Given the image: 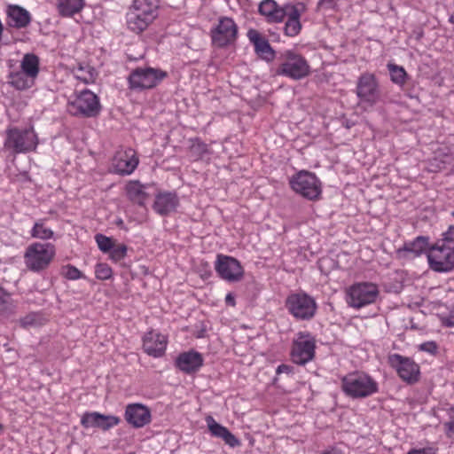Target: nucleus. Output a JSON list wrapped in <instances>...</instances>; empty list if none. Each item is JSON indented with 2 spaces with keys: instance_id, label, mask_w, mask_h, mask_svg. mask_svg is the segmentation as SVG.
<instances>
[{
  "instance_id": "ea45409f",
  "label": "nucleus",
  "mask_w": 454,
  "mask_h": 454,
  "mask_svg": "<svg viewBox=\"0 0 454 454\" xmlns=\"http://www.w3.org/2000/svg\"><path fill=\"white\" fill-rule=\"evenodd\" d=\"M95 239H96L98 248L103 253L110 252V250L113 248V246L114 245V240L111 238L106 237L100 233H98L95 236Z\"/></svg>"
},
{
  "instance_id": "13d9d810",
  "label": "nucleus",
  "mask_w": 454,
  "mask_h": 454,
  "mask_svg": "<svg viewBox=\"0 0 454 454\" xmlns=\"http://www.w3.org/2000/svg\"><path fill=\"white\" fill-rule=\"evenodd\" d=\"M122 223H123V222H122V220H121V219H120V220L117 222V224H118V225H121Z\"/></svg>"
},
{
  "instance_id": "9d476101",
  "label": "nucleus",
  "mask_w": 454,
  "mask_h": 454,
  "mask_svg": "<svg viewBox=\"0 0 454 454\" xmlns=\"http://www.w3.org/2000/svg\"><path fill=\"white\" fill-rule=\"evenodd\" d=\"M388 364L396 370L398 376L405 382L413 384L419 380V366L411 358L399 354H391L387 357Z\"/></svg>"
},
{
  "instance_id": "f257e3e1",
  "label": "nucleus",
  "mask_w": 454,
  "mask_h": 454,
  "mask_svg": "<svg viewBox=\"0 0 454 454\" xmlns=\"http://www.w3.org/2000/svg\"><path fill=\"white\" fill-rule=\"evenodd\" d=\"M344 393L352 398H365L378 392V383L361 372L348 373L341 379Z\"/></svg>"
},
{
  "instance_id": "20e7f679",
  "label": "nucleus",
  "mask_w": 454,
  "mask_h": 454,
  "mask_svg": "<svg viewBox=\"0 0 454 454\" xmlns=\"http://www.w3.org/2000/svg\"><path fill=\"white\" fill-rule=\"evenodd\" d=\"M291 188L298 194L309 200L319 199L322 188L321 182L317 176L311 172L301 170L290 179Z\"/></svg>"
},
{
  "instance_id": "e433bc0d",
  "label": "nucleus",
  "mask_w": 454,
  "mask_h": 454,
  "mask_svg": "<svg viewBox=\"0 0 454 454\" xmlns=\"http://www.w3.org/2000/svg\"><path fill=\"white\" fill-rule=\"evenodd\" d=\"M12 309L13 305L10 294L0 286V315H9Z\"/></svg>"
},
{
  "instance_id": "b1692460",
  "label": "nucleus",
  "mask_w": 454,
  "mask_h": 454,
  "mask_svg": "<svg viewBox=\"0 0 454 454\" xmlns=\"http://www.w3.org/2000/svg\"><path fill=\"white\" fill-rule=\"evenodd\" d=\"M258 11L269 22H281L285 19L286 4L279 6L274 0H263Z\"/></svg>"
},
{
  "instance_id": "a19ab883",
  "label": "nucleus",
  "mask_w": 454,
  "mask_h": 454,
  "mask_svg": "<svg viewBox=\"0 0 454 454\" xmlns=\"http://www.w3.org/2000/svg\"><path fill=\"white\" fill-rule=\"evenodd\" d=\"M96 278L101 280L109 279L112 277V269L106 263H98L95 270Z\"/></svg>"
},
{
  "instance_id": "473e14b6",
  "label": "nucleus",
  "mask_w": 454,
  "mask_h": 454,
  "mask_svg": "<svg viewBox=\"0 0 454 454\" xmlns=\"http://www.w3.org/2000/svg\"><path fill=\"white\" fill-rule=\"evenodd\" d=\"M387 69L390 73L391 81L397 85H403L407 79V73L403 67L388 63Z\"/></svg>"
},
{
  "instance_id": "79ce46f5",
  "label": "nucleus",
  "mask_w": 454,
  "mask_h": 454,
  "mask_svg": "<svg viewBox=\"0 0 454 454\" xmlns=\"http://www.w3.org/2000/svg\"><path fill=\"white\" fill-rule=\"evenodd\" d=\"M127 246L126 245H118L113 246V248L110 250L109 254L110 258L114 262H119L126 256L127 254Z\"/></svg>"
},
{
  "instance_id": "9b49d317",
  "label": "nucleus",
  "mask_w": 454,
  "mask_h": 454,
  "mask_svg": "<svg viewBox=\"0 0 454 454\" xmlns=\"http://www.w3.org/2000/svg\"><path fill=\"white\" fill-rule=\"evenodd\" d=\"M379 294L375 284L364 282L353 285L348 291L349 305L354 308H362L376 301Z\"/></svg>"
},
{
  "instance_id": "39448f33",
  "label": "nucleus",
  "mask_w": 454,
  "mask_h": 454,
  "mask_svg": "<svg viewBox=\"0 0 454 454\" xmlns=\"http://www.w3.org/2000/svg\"><path fill=\"white\" fill-rule=\"evenodd\" d=\"M286 308L296 319L309 320L315 316L317 306L313 297L300 292L287 296Z\"/></svg>"
},
{
  "instance_id": "dca6fc26",
  "label": "nucleus",
  "mask_w": 454,
  "mask_h": 454,
  "mask_svg": "<svg viewBox=\"0 0 454 454\" xmlns=\"http://www.w3.org/2000/svg\"><path fill=\"white\" fill-rule=\"evenodd\" d=\"M124 417L126 421L135 428L143 427L152 420L150 409L142 403L128 404Z\"/></svg>"
},
{
  "instance_id": "052dcab7",
  "label": "nucleus",
  "mask_w": 454,
  "mask_h": 454,
  "mask_svg": "<svg viewBox=\"0 0 454 454\" xmlns=\"http://www.w3.org/2000/svg\"><path fill=\"white\" fill-rule=\"evenodd\" d=\"M451 215L454 217V211L451 213Z\"/></svg>"
},
{
  "instance_id": "f03ea898",
  "label": "nucleus",
  "mask_w": 454,
  "mask_h": 454,
  "mask_svg": "<svg viewBox=\"0 0 454 454\" xmlns=\"http://www.w3.org/2000/svg\"><path fill=\"white\" fill-rule=\"evenodd\" d=\"M55 253V247L50 243H33L24 254L26 266L31 271L40 272L49 267Z\"/></svg>"
},
{
  "instance_id": "cd10ccee",
  "label": "nucleus",
  "mask_w": 454,
  "mask_h": 454,
  "mask_svg": "<svg viewBox=\"0 0 454 454\" xmlns=\"http://www.w3.org/2000/svg\"><path fill=\"white\" fill-rule=\"evenodd\" d=\"M84 6V0H58L57 9L62 17H73Z\"/></svg>"
},
{
  "instance_id": "2f4dec72",
  "label": "nucleus",
  "mask_w": 454,
  "mask_h": 454,
  "mask_svg": "<svg viewBox=\"0 0 454 454\" xmlns=\"http://www.w3.org/2000/svg\"><path fill=\"white\" fill-rule=\"evenodd\" d=\"M151 24L147 22L145 19H143L139 14H137L134 12H130L128 19V26L129 27L137 33H141L147 28V27Z\"/></svg>"
},
{
  "instance_id": "4c0bfd02",
  "label": "nucleus",
  "mask_w": 454,
  "mask_h": 454,
  "mask_svg": "<svg viewBox=\"0 0 454 454\" xmlns=\"http://www.w3.org/2000/svg\"><path fill=\"white\" fill-rule=\"evenodd\" d=\"M98 418L99 420L98 428L103 431L109 430L114 426H117L121 421L120 418L114 415H105L100 413Z\"/></svg>"
},
{
  "instance_id": "de8ad7c7",
  "label": "nucleus",
  "mask_w": 454,
  "mask_h": 454,
  "mask_svg": "<svg viewBox=\"0 0 454 454\" xmlns=\"http://www.w3.org/2000/svg\"><path fill=\"white\" fill-rule=\"evenodd\" d=\"M407 454H435V452L431 448H423V449H412L407 452Z\"/></svg>"
},
{
  "instance_id": "a878e982",
  "label": "nucleus",
  "mask_w": 454,
  "mask_h": 454,
  "mask_svg": "<svg viewBox=\"0 0 454 454\" xmlns=\"http://www.w3.org/2000/svg\"><path fill=\"white\" fill-rule=\"evenodd\" d=\"M138 164V159L134 153H128L127 152L118 153L114 159V167L116 173L121 175L131 174Z\"/></svg>"
},
{
  "instance_id": "a211bd4d",
  "label": "nucleus",
  "mask_w": 454,
  "mask_h": 454,
  "mask_svg": "<svg viewBox=\"0 0 454 454\" xmlns=\"http://www.w3.org/2000/svg\"><path fill=\"white\" fill-rule=\"evenodd\" d=\"M430 250L429 238L419 236L414 240L405 242L403 246L396 250L399 258H415Z\"/></svg>"
},
{
  "instance_id": "f704fd0d",
  "label": "nucleus",
  "mask_w": 454,
  "mask_h": 454,
  "mask_svg": "<svg viewBox=\"0 0 454 454\" xmlns=\"http://www.w3.org/2000/svg\"><path fill=\"white\" fill-rule=\"evenodd\" d=\"M27 77V74L23 72L12 74H11L10 83L17 90H26L32 84V81H28Z\"/></svg>"
},
{
  "instance_id": "c85d7f7f",
  "label": "nucleus",
  "mask_w": 454,
  "mask_h": 454,
  "mask_svg": "<svg viewBox=\"0 0 454 454\" xmlns=\"http://www.w3.org/2000/svg\"><path fill=\"white\" fill-rule=\"evenodd\" d=\"M189 142V156L192 161L202 160L206 155L210 153L207 145L200 138H191Z\"/></svg>"
},
{
  "instance_id": "c756f323",
  "label": "nucleus",
  "mask_w": 454,
  "mask_h": 454,
  "mask_svg": "<svg viewBox=\"0 0 454 454\" xmlns=\"http://www.w3.org/2000/svg\"><path fill=\"white\" fill-rule=\"evenodd\" d=\"M145 186L141 184L138 181H134L129 183L127 185V194L129 198L135 203H137L140 206H144L145 200L148 197L147 193L145 192Z\"/></svg>"
},
{
  "instance_id": "ddd939ff",
  "label": "nucleus",
  "mask_w": 454,
  "mask_h": 454,
  "mask_svg": "<svg viewBox=\"0 0 454 454\" xmlns=\"http://www.w3.org/2000/svg\"><path fill=\"white\" fill-rule=\"evenodd\" d=\"M356 95L363 102L370 105L379 101L380 91L374 74L370 73L361 74L357 82Z\"/></svg>"
},
{
  "instance_id": "49530a36",
  "label": "nucleus",
  "mask_w": 454,
  "mask_h": 454,
  "mask_svg": "<svg viewBox=\"0 0 454 454\" xmlns=\"http://www.w3.org/2000/svg\"><path fill=\"white\" fill-rule=\"evenodd\" d=\"M419 349L430 354L437 352V345L434 341H427L419 345Z\"/></svg>"
},
{
  "instance_id": "f8f14e48",
  "label": "nucleus",
  "mask_w": 454,
  "mask_h": 454,
  "mask_svg": "<svg viewBox=\"0 0 454 454\" xmlns=\"http://www.w3.org/2000/svg\"><path fill=\"white\" fill-rule=\"evenodd\" d=\"M315 340L309 333H300L294 340L291 356L294 363L305 364L312 360L315 356Z\"/></svg>"
},
{
  "instance_id": "4be33fe9",
  "label": "nucleus",
  "mask_w": 454,
  "mask_h": 454,
  "mask_svg": "<svg viewBox=\"0 0 454 454\" xmlns=\"http://www.w3.org/2000/svg\"><path fill=\"white\" fill-rule=\"evenodd\" d=\"M206 421L213 436L222 439L232 448L240 445V441L227 427L217 423L211 416L207 417Z\"/></svg>"
},
{
  "instance_id": "1a4fd4ad",
  "label": "nucleus",
  "mask_w": 454,
  "mask_h": 454,
  "mask_svg": "<svg viewBox=\"0 0 454 454\" xmlns=\"http://www.w3.org/2000/svg\"><path fill=\"white\" fill-rule=\"evenodd\" d=\"M286 59L277 69V74L294 80L306 77L309 74V66L301 55L286 51Z\"/></svg>"
},
{
  "instance_id": "4d7b16f0",
  "label": "nucleus",
  "mask_w": 454,
  "mask_h": 454,
  "mask_svg": "<svg viewBox=\"0 0 454 454\" xmlns=\"http://www.w3.org/2000/svg\"><path fill=\"white\" fill-rule=\"evenodd\" d=\"M449 20H450V23L454 24V12L450 15Z\"/></svg>"
},
{
  "instance_id": "6e6552de",
  "label": "nucleus",
  "mask_w": 454,
  "mask_h": 454,
  "mask_svg": "<svg viewBox=\"0 0 454 454\" xmlns=\"http://www.w3.org/2000/svg\"><path fill=\"white\" fill-rule=\"evenodd\" d=\"M430 268L436 272H449L454 269V249L436 243L427 254Z\"/></svg>"
},
{
  "instance_id": "6e6d98bb",
  "label": "nucleus",
  "mask_w": 454,
  "mask_h": 454,
  "mask_svg": "<svg viewBox=\"0 0 454 454\" xmlns=\"http://www.w3.org/2000/svg\"><path fill=\"white\" fill-rule=\"evenodd\" d=\"M447 232L454 235V225H450L448 230H447Z\"/></svg>"
},
{
  "instance_id": "423d86ee",
  "label": "nucleus",
  "mask_w": 454,
  "mask_h": 454,
  "mask_svg": "<svg viewBox=\"0 0 454 454\" xmlns=\"http://www.w3.org/2000/svg\"><path fill=\"white\" fill-rule=\"evenodd\" d=\"M67 110L72 115L91 118L98 115L101 106L96 94L84 90L74 101L69 102Z\"/></svg>"
},
{
  "instance_id": "5fc2aeb1",
  "label": "nucleus",
  "mask_w": 454,
  "mask_h": 454,
  "mask_svg": "<svg viewBox=\"0 0 454 454\" xmlns=\"http://www.w3.org/2000/svg\"><path fill=\"white\" fill-rule=\"evenodd\" d=\"M448 325L454 326V312H452L448 318Z\"/></svg>"
},
{
  "instance_id": "58836bf2",
  "label": "nucleus",
  "mask_w": 454,
  "mask_h": 454,
  "mask_svg": "<svg viewBox=\"0 0 454 454\" xmlns=\"http://www.w3.org/2000/svg\"><path fill=\"white\" fill-rule=\"evenodd\" d=\"M99 412H85L81 419V425L84 428L97 427H98Z\"/></svg>"
},
{
  "instance_id": "7ed1b4c3",
  "label": "nucleus",
  "mask_w": 454,
  "mask_h": 454,
  "mask_svg": "<svg viewBox=\"0 0 454 454\" xmlns=\"http://www.w3.org/2000/svg\"><path fill=\"white\" fill-rule=\"evenodd\" d=\"M168 76L167 72L153 67H137L131 71L128 81L132 90H150L156 87Z\"/></svg>"
},
{
  "instance_id": "37998d69",
  "label": "nucleus",
  "mask_w": 454,
  "mask_h": 454,
  "mask_svg": "<svg viewBox=\"0 0 454 454\" xmlns=\"http://www.w3.org/2000/svg\"><path fill=\"white\" fill-rule=\"evenodd\" d=\"M65 277L67 279L76 280L82 278V272L74 266L68 264L65 267Z\"/></svg>"
},
{
  "instance_id": "412c9836",
  "label": "nucleus",
  "mask_w": 454,
  "mask_h": 454,
  "mask_svg": "<svg viewBox=\"0 0 454 454\" xmlns=\"http://www.w3.org/2000/svg\"><path fill=\"white\" fill-rule=\"evenodd\" d=\"M176 366L186 373L197 372L203 365L201 354L189 351L180 354L176 360Z\"/></svg>"
},
{
  "instance_id": "2eb2a0df",
  "label": "nucleus",
  "mask_w": 454,
  "mask_h": 454,
  "mask_svg": "<svg viewBox=\"0 0 454 454\" xmlns=\"http://www.w3.org/2000/svg\"><path fill=\"white\" fill-rule=\"evenodd\" d=\"M215 269L222 278L229 282L239 281L243 277V269L239 262L228 255L218 254Z\"/></svg>"
},
{
  "instance_id": "72a5a7b5",
  "label": "nucleus",
  "mask_w": 454,
  "mask_h": 454,
  "mask_svg": "<svg viewBox=\"0 0 454 454\" xmlns=\"http://www.w3.org/2000/svg\"><path fill=\"white\" fill-rule=\"evenodd\" d=\"M96 71L89 65L79 64L76 69L77 79L82 81L85 83H90L95 79Z\"/></svg>"
},
{
  "instance_id": "bb28decb",
  "label": "nucleus",
  "mask_w": 454,
  "mask_h": 454,
  "mask_svg": "<svg viewBox=\"0 0 454 454\" xmlns=\"http://www.w3.org/2000/svg\"><path fill=\"white\" fill-rule=\"evenodd\" d=\"M132 12L152 23L158 16V6L149 3L148 0H135Z\"/></svg>"
},
{
  "instance_id": "5701e85b",
  "label": "nucleus",
  "mask_w": 454,
  "mask_h": 454,
  "mask_svg": "<svg viewBox=\"0 0 454 454\" xmlns=\"http://www.w3.org/2000/svg\"><path fill=\"white\" fill-rule=\"evenodd\" d=\"M178 204L179 200L176 193H160L155 198L153 209L160 215H168L176 211Z\"/></svg>"
},
{
  "instance_id": "4468645a",
  "label": "nucleus",
  "mask_w": 454,
  "mask_h": 454,
  "mask_svg": "<svg viewBox=\"0 0 454 454\" xmlns=\"http://www.w3.org/2000/svg\"><path fill=\"white\" fill-rule=\"evenodd\" d=\"M212 41L217 47L223 48L233 43L238 34V27L232 19L223 17L217 27L212 30Z\"/></svg>"
},
{
  "instance_id": "3c124183",
  "label": "nucleus",
  "mask_w": 454,
  "mask_h": 454,
  "mask_svg": "<svg viewBox=\"0 0 454 454\" xmlns=\"http://www.w3.org/2000/svg\"><path fill=\"white\" fill-rule=\"evenodd\" d=\"M292 372V368L291 366L287 365V364H280L278 369H277V373H282V372H285V373H290Z\"/></svg>"
},
{
  "instance_id": "0eeeda50",
  "label": "nucleus",
  "mask_w": 454,
  "mask_h": 454,
  "mask_svg": "<svg viewBox=\"0 0 454 454\" xmlns=\"http://www.w3.org/2000/svg\"><path fill=\"white\" fill-rule=\"evenodd\" d=\"M37 144V137L33 129L14 128L6 130L4 145L12 149L16 153L33 151L36 148Z\"/></svg>"
},
{
  "instance_id": "393cba45",
  "label": "nucleus",
  "mask_w": 454,
  "mask_h": 454,
  "mask_svg": "<svg viewBox=\"0 0 454 454\" xmlns=\"http://www.w3.org/2000/svg\"><path fill=\"white\" fill-rule=\"evenodd\" d=\"M9 18V26L15 28H25L31 22L30 13L23 7L19 5H9L7 9Z\"/></svg>"
},
{
  "instance_id": "c03bdc74",
  "label": "nucleus",
  "mask_w": 454,
  "mask_h": 454,
  "mask_svg": "<svg viewBox=\"0 0 454 454\" xmlns=\"http://www.w3.org/2000/svg\"><path fill=\"white\" fill-rule=\"evenodd\" d=\"M37 316L34 313L28 314L20 319V325L23 327H28L36 324Z\"/></svg>"
},
{
  "instance_id": "c9c22d12",
  "label": "nucleus",
  "mask_w": 454,
  "mask_h": 454,
  "mask_svg": "<svg viewBox=\"0 0 454 454\" xmlns=\"http://www.w3.org/2000/svg\"><path fill=\"white\" fill-rule=\"evenodd\" d=\"M31 236L35 239H48L53 236V231L44 225L43 220L36 222L31 231Z\"/></svg>"
},
{
  "instance_id": "8fccbe9b",
  "label": "nucleus",
  "mask_w": 454,
  "mask_h": 454,
  "mask_svg": "<svg viewBox=\"0 0 454 454\" xmlns=\"http://www.w3.org/2000/svg\"><path fill=\"white\" fill-rule=\"evenodd\" d=\"M446 434L449 437H454V419L444 424Z\"/></svg>"
},
{
  "instance_id": "a18cd8bd",
  "label": "nucleus",
  "mask_w": 454,
  "mask_h": 454,
  "mask_svg": "<svg viewBox=\"0 0 454 454\" xmlns=\"http://www.w3.org/2000/svg\"><path fill=\"white\" fill-rule=\"evenodd\" d=\"M437 243L445 244V247H451L454 249V235L446 231L442 234V239Z\"/></svg>"
},
{
  "instance_id": "6ab92c4d",
  "label": "nucleus",
  "mask_w": 454,
  "mask_h": 454,
  "mask_svg": "<svg viewBox=\"0 0 454 454\" xmlns=\"http://www.w3.org/2000/svg\"><path fill=\"white\" fill-rule=\"evenodd\" d=\"M167 347V339L164 335L149 332L143 339V348L145 353L154 357L161 356Z\"/></svg>"
},
{
  "instance_id": "f3484780",
  "label": "nucleus",
  "mask_w": 454,
  "mask_h": 454,
  "mask_svg": "<svg viewBox=\"0 0 454 454\" xmlns=\"http://www.w3.org/2000/svg\"><path fill=\"white\" fill-rule=\"evenodd\" d=\"M305 9L302 3H297L296 4H286L285 18L287 17V20L284 29L287 36H295L300 33L301 29L300 17L305 12Z\"/></svg>"
},
{
  "instance_id": "09e8293b",
  "label": "nucleus",
  "mask_w": 454,
  "mask_h": 454,
  "mask_svg": "<svg viewBox=\"0 0 454 454\" xmlns=\"http://www.w3.org/2000/svg\"><path fill=\"white\" fill-rule=\"evenodd\" d=\"M338 1L339 0H320L318 2V6L327 9H333Z\"/></svg>"
},
{
  "instance_id": "7c9ffc66",
  "label": "nucleus",
  "mask_w": 454,
  "mask_h": 454,
  "mask_svg": "<svg viewBox=\"0 0 454 454\" xmlns=\"http://www.w3.org/2000/svg\"><path fill=\"white\" fill-rule=\"evenodd\" d=\"M21 69L28 77L34 79L39 73V58L33 53L25 54L21 61Z\"/></svg>"
},
{
  "instance_id": "aec40b11",
  "label": "nucleus",
  "mask_w": 454,
  "mask_h": 454,
  "mask_svg": "<svg viewBox=\"0 0 454 454\" xmlns=\"http://www.w3.org/2000/svg\"><path fill=\"white\" fill-rule=\"evenodd\" d=\"M247 37L254 44L255 52L263 59L270 61L275 57V51L270 46L269 41L262 36L256 29H249Z\"/></svg>"
},
{
  "instance_id": "603ef678",
  "label": "nucleus",
  "mask_w": 454,
  "mask_h": 454,
  "mask_svg": "<svg viewBox=\"0 0 454 454\" xmlns=\"http://www.w3.org/2000/svg\"><path fill=\"white\" fill-rule=\"evenodd\" d=\"M321 454H343L342 451L335 447L325 450Z\"/></svg>"
},
{
  "instance_id": "bf43d9fd",
  "label": "nucleus",
  "mask_w": 454,
  "mask_h": 454,
  "mask_svg": "<svg viewBox=\"0 0 454 454\" xmlns=\"http://www.w3.org/2000/svg\"><path fill=\"white\" fill-rule=\"evenodd\" d=\"M4 426L0 423V433L3 431Z\"/></svg>"
},
{
  "instance_id": "864d4df0",
  "label": "nucleus",
  "mask_w": 454,
  "mask_h": 454,
  "mask_svg": "<svg viewBox=\"0 0 454 454\" xmlns=\"http://www.w3.org/2000/svg\"><path fill=\"white\" fill-rule=\"evenodd\" d=\"M226 303L234 306L235 305V300L234 297L231 295V294H228L225 297Z\"/></svg>"
}]
</instances>
